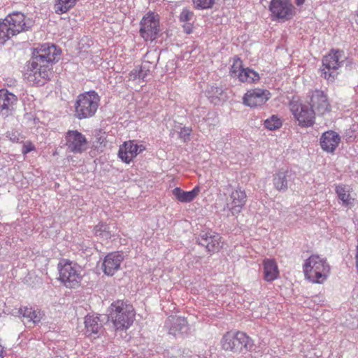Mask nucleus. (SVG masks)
<instances>
[{
  "label": "nucleus",
  "mask_w": 358,
  "mask_h": 358,
  "mask_svg": "<svg viewBox=\"0 0 358 358\" xmlns=\"http://www.w3.org/2000/svg\"><path fill=\"white\" fill-rule=\"evenodd\" d=\"M140 71L139 68H136L133 69L129 73V80H135L136 79H141L140 76Z\"/></svg>",
  "instance_id": "obj_40"
},
{
  "label": "nucleus",
  "mask_w": 358,
  "mask_h": 358,
  "mask_svg": "<svg viewBox=\"0 0 358 358\" xmlns=\"http://www.w3.org/2000/svg\"><path fill=\"white\" fill-rule=\"evenodd\" d=\"M282 125V120L277 115H273L264 122V127L270 131L279 129Z\"/></svg>",
  "instance_id": "obj_29"
},
{
  "label": "nucleus",
  "mask_w": 358,
  "mask_h": 358,
  "mask_svg": "<svg viewBox=\"0 0 358 358\" xmlns=\"http://www.w3.org/2000/svg\"><path fill=\"white\" fill-rule=\"evenodd\" d=\"M123 259L122 254L119 252L108 254L102 264L103 271L107 275H113L120 269Z\"/></svg>",
  "instance_id": "obj_19"
},
{
  "label": "nucleus",
  "mask_w": 358,
  "mask_h": 358,
  "mask_svg": "<svg viewBox=\"0 0 358 358\" xmlns=\"http://www.w3.org/2000/svg\"><path fill=\"white\" fill-rule=\"evenodd\" d=\"M223 350L234 353H246L252 350L254 342L250 337L242 331L226 333L222 340Z\"/></svg>",
  "instance_id": "obj_5"
},
{
  "label": "nucleus",
  "mask_w": 358,
  "mask_h": 358,
  "mask_svg": "<svg viewBox=\"0 0 358 358\" xmlns=\"http://www.w3.org/2000/svg\"><path fill=\"white\" fill-rule=\"evenodd\" d=\"M145 149L143 145L134 143V141L124 142L118 151V156L121 160L129 164L139 153Z\"/></svg>",
  "instance_id": "obj_17"
},
{
  "label": "nucleus",
  "mask_w": 358,
  "mask_h": 358,
  "mask_svg": "<svg viewBox=\"0 0 358 358\" xmlns=\"http://www.w3.org/2000/svg\"><path fill=\"white\" fill-rule=\"evenodd\" d=\"M59 280L67 288H76L83 280L82 268L78 264L65 261L58 264Z\"/></svg>",
  "instance_id": "obj_6"
},
{
  "label": "nucleus",
  "mask_w": 358,
  "mask_h": 358,
  "mask_svg": "<svg viewBox=\"0 0 358 358\" xmlns=\"http://www.w3.org/2000/svg\"><path fill=\"white\" fill-rule=\"evenodd\" d=\"M17 96L7 90H0V115L6 117L12 114Z\"/></svg>",
  "instance_id": "obj_20"
},
{
  "label": "nucleus",
  "mask_w": 358,
  "mask_h": 358,
  "mask_svg": "<svg viewBox=\"0 0 358 358\" xmlns=\"http://www.w3.org/2000/svg\"><path fill=\"white\" fill-rule=\"evenodd\" d=\"M94 234L96 236L108 239L110 238V234L109 231V227L106 224L99 222L94 227Z\"/></svg>",
  "instance_id": "obj_30"
},
{
  "label": "nucleus",
  "mask_w": 358,
  "mask_h": 358,
  "mask_svg": "<svg viewBox=\"0 0 358 358\" xmlns=\"http://www.w3.org/2000/svg\"><path fill=\"white\" fill-rule=\"evenodd\" d=\"M351 188L350 186L345 185H338L336 186V192L339 199L343 201V203L348 206L351 203L350 192Z\"/></svg>",
  "instance_id": "obj_28"
},
{
  "label": "nucleus",
  "mask_w": 358,
  "mask_h": 358,
  "mask_svg": "<svg viewBox=\"0 0 358 358\" xmlns=\"http://www.w3.org/2000/svg\"><path fill=\"white\" fill-rule=\"evenodd\" d=\"M199 192L200 187L199 186H196L191 191H184L180 187H176L173 189V194L178 201L189 203L194 199Z\"/></svg>",
  "instance_id": "obj_23"
},
{
  "label": "nucleus",
  "mask_w": 358,
  "mask_h": 358,
  "mask_svg": "<svg viewBox=\"0 0 358 358\" xmlns=\"http://www.w3.org/2000/svg\"><path fill=\"white\" fill-rule=\"evenodd\" d=\"M184 31L186 34H191L193 30V25L191 22H184L183 24Z\"/></svg>",
  "instance_id": "obj_41"
},
{
  "label": "nucleus",
  "mask_w": 358,
  "mask_h": 358,
  "mask_svg": "<svg viewBox=\"0 0 358 358\" xmlns=\"http://www.w3.org/2000/svg\"><path fill=\"white\" fill-rule=\"evenodd\" d=\"M244 68L242 66V61L240 59H235L230 69V75L233 78H238V75Z\"/></svg>",
  "instance_id": "obj_31"
},
{
  "label": "nucleus",
  "mask_w": 358,
  "mask_h": 358,
  "mask_svg": "<svg viewBox=\"0 0 358 358\" xmlns=\"http://www.w3.org/2000/svg\"><path fill=\"white\" fill-rule=\"evenodd\" d=\"M274 186L279 191H285L287 189V180H275Z\"/></svg>",
  "instance_id": "obj_38"
},
{
  "label": "nucleus",
  "mask_w": 358,
  "mask_h": 358,
  "mask_svg": "<svg viewBox=\"0 0 358 358\" xmlns=\"http://www.w3.org/2000/svg\"><path fill=\"white\" fill-rule=\"evenodd\" d=\"M85 327L86 334L91 335L92 334L98 333L101 324L99 322V317L94 315H87L85 317Z\"/></svg>",
  "instance_id": "obj_25"
},
{
  "label": "nucleus",
  "mask_w": 358,
  "mask_h": 358,
  "mask_svg": "<svg viewBox=\"0 0 358 358\" xmlns=\"http://www.w3.org/2000/svg\"><path fill=\"white\" fill-rule=\"evenodd\" d=\"M192 133V128L189 127H184L180 129L179 132V137L183 142H187L190 140V135Z\"/></svg>",
  "instance_id": "obj_35"
},
{
  "label": "nucleus",
  "mask_w": 358,
  "mask_h": 358,
  "mask_svg": "<svg viewBox=\"0 0 358 358\" xmlns=\"http://www.w3.org/2000/svg\"><path fill=\"white\" fill-rule=\"evenodd\" d=\"M66 145L73 153H81L87 148V141L85 136L77 130H69L65 136Z\"/></svg>",
  "instance_id": "obj_12"
},
{
  "label": "nucleus",
  "mask_w": 358,
  "mask_h": 358,
  "mask_svg": "<svg viewBox=\"0 0 358 358\" xmlns=\"http://www.w3.org/2000/svg\"><path fill=\"white\" fill-rule=\"evenodd\" d=\"M305 2V0H296L295 1V3L296 4V6H300L301 5H303Z\"/></svg>",
  "instance_id": "obj_43"
},
{
  "label": "nucleus",
  "mask_w": 358,
  "mask_h": 358,
  "mask_svg": "<svg viewBox=\"0 0 358 358\" xmlns=\"http://www.w3.org/2000/svg\"><path fill=\"white\" fill-rule=\"evenodd\" d=\"M166 325L169 333L175 338H185L189 333V327L185 317L171 316L168 318Z\"/></svg>",
  "instance_id": "obj_14"
},
{
  "label": "nucleus",
  "mask_w": 358,
  "mask_h": 358,
  "mask_svg": "<svg viewBox=\"0 0 358 358\" xmlns=\"http://www.w3.org/2000/svg\"><path fill=\"white\" fill-rule=\"evenodd\" d=\"M6 136L13 143H18L20 140V134L17 131H8Z\"/></svg>",
  "instance_id": "obj_39"
},
{
  "label": "nucleus",
  "mask_w": 358,
  "mask_h": 358,
  "mask_svg": "<svg viewBox=\"0 0 358 358\" xmlns=\"http://www.w3.org/2000/svg\"><path fill=\"white\" fill-rule=\"evenodd\" d=\"M3 22L11 36L17 35L22 31L29 30L33 25V22L20 12H14L9 14Z\"/></svg>",
  "instance_id": "obj_10"
},
{
  "label": "nucleus",
  "mask_w": 358,
  "mask_h": 358,
  "mask_svg": "<svg viewBox=\"0 0 358 358\" xmlns=\"http://www.w3.org/2000/svg\"><path fill=\"white\" fill-rule=\"evenodd\" d=\"M270 92L264 89H251L245 94L243 103L251 108L264 105L270 99Z\"/></svg>",
  "instance_id": "obj_15"
},
{
  "label": "nucleus",
  "mask_w": 358,
  "mask_h": 358,
  "mask_svg": "<svg viewBox=\"0 0 358 358\" xmlns=\"http://www.w3.org/2000/svg\"><path fill=\"white\" fill-rule=\"evenodd\" d=\"M11 37L6 24L3 21L0 22V43H3Z\"/></svg>",
  "instance_id": "obj_33"
},
{
  "label": "nucleus",
  "mask_w": 358,
  "mask_h": 358,
  "mask_svg": "<svg viewBox=\"0 0 358 358\" xmlns=\"http://www.w3.org/2000/svg\"><path fill=\"white\" fill-rule=\"evenodd\" d=\"M238 80L242 83H252L259 81V76L250 68H244L238 75Z\"/></svg>",
  "instance_id": "obj_26"
},
{
  "label": "nucleus",
  "mask_w": 358,
  "mask_h": 358,
  "mask_svg": "<svg viewBox=\"0 0 358 358\" xmlns=\"http://www.w3.org/2000/svg\"><path fill=\"white\" fill-rule=\"evenodd\" d=\"M306 278L313 283L324 282L330 272V266L327 260L317 255L308 258L303 265Z\"/></svg>",
  "instance_id": "obj_3"
},
{
  "label": "nucleus",
  "mask_w": 358,
  "mask_h": 358,
  "mask_svg": "<svg viewBox=\"0 0 358 358\" xmlns=\"http://www.w3.org/2000/svg\"><path fill=\"white\" fill-rule=\"evenodd\" d=\"M310 108L318 115H323L330 110V105L324 92L315 90L310 96Z\"/></svg>",
  "instance_id": "obj_18"
},
{
  "label": "nucleus",
  "mask_w": 358,
  "mask_h": 358,
  "mask_svg": "<svg viewBox=\"0 0 358 358\" xmlns=\"http://www.w3.org/2000/svg\"><path fill=\"white\" fill-rule=\"evenodd\" d=\"M215 90H216V92H218L219 91H220V89H219L218 87H215Z\"/></svg>",
  "instance_id": "obj_46"
},
{
  "label": "nucleus",
  "mask_w": 358,
  "mask_h": 358,
  "mask_svg": "<svg viewBox=\"0 0 358 358\" xmlns=\"http://www.w3.org/2000/svg\"><path fill=\"white\" fill-rule=\"evenodd\" d=\"M290 177H291V175L289 174V171L287 170H286L283 172H280L278 179H279V180L287 179V178H290Z\"/></svg>",
  "instance_id": "obj_42"
},
{
  "label": "nucleus",
  "mask_w": 358,
  "mask_h": 358,
  "mask_svg": "<svg viewBox=\"0 0 358 358\" xmlns=\"http://www.w3.org/2000/svg\"><path fill=\"white\" fill-rule=\"evenodd\" d=\"M341 141L340 136L334 131H327L320 137V145L324 151L333 153Z\"/></svg>",
  "instance_id": "obj_21"
},
{
  "label": "nucleus",
  "mask_w": 358,
  "mask_h": 358,
  "mask_svg": "<svg viewBox=\"0 0 358 358\" xmlns=\"http://www.w3.org/2000/svg\"><path fill=\"white\" fill-rule=\"evenodd\" d=\"M194 15L192 11L187 8H183L180 15V20L182 22H189L192 20Z\"/></svg>",
  "instance_id": "obj_34"
},
{
  "label": "nucleus",
  "mask_w": 358,
  "mask_h": 358,
  "mask_svg": "<svg viewBox=\"0 0 358 358\" xmlns=\"http://www.w3.org/2000/svg\"><path fill=\"white\" fill-rule=\"evenodd\" d=\"M18 313L27 322L37 324L41 322L43 314L38 309H33L31 307L23 306L19 309Z\"/></svg>",
  "instance_id": "obj_22"
},
{
  "label": "nucleus",
  "mask_w": 358,
  "mask_h": 358,
  "mask_svg": "<svg viewBox=\"0 0 358 358\" xmlns=\"http://www.w3.org/2000/svg\"><path fill=\"white\" fill-rule=\"evenodd\" d=\"M264 278L268 282L274 280L278 278V269L275 262L273 259H265L263 262Z\"/></svg>",
  "instance_id": "obj_24"
},
{
  "label": "nucleus",
  "mask_w": 358,
  "mask_h": 358,
  "mask_svg": "<svg viewBox=\"0 0 358 358\" xmlns=\"http://www.w3.org/2000/svg\"><path fill=\"white\" fill-rule=\"evenodd\" d=\"M194 6L197 9H208L211 8L215 0H192Z\"/></svg>",
  "instance_id": "obj_32"
},
{
  "label": "nucleus",
  "mask_w": 358,
  "mask_h": 358,
  "mask_svg": "<svg viewBox=\"0 0 358 358\" xmlns=\"http://www.w3.org/2000/svg\"><path fill=\"white\" fill-rule=\"evenodd\" d=\"M355 16H356L355 22H357V24H358V8H357V10L355 12Z\"/></svg>",
  "instance_id": "obj_45"
},
{
  "label": "nucleus",
  "mask_w": 358,
  "mask_h": 358,
  "mask_svg": "<svg viewBox=\"0 0 358 358\" xmlns=\"http://www.w3.org/2000/svg\"><path fill=\"white\" fill-rule=\"evenodd\" d=\"M108 318L116 330H124L131 327L135 319L133 306L127 301L117 300L109 308Z\"/></svg>",
  "instance_id": "obj_2"
},
{
  "label": "nucleus",
  "mask_w": 358,
  "mask_h": 358,
  "mask_svg": "<svg viewBox=\"0 0 358 358\" xmlns=\"http://www.w3.org/2000/svg\"><path fill=\"white\" fill-rule=\"evenodd\" d=\"M141 79L143 81H146L147 76L150 74V66L148 64H143L139 68Z\"/></svg>",
  "instance_id": "obj_36"
},
{
  "label": "nucleus",
  "mask_w": 358,
  "mask_h": 358,
  "mask_svg": "<svg viewBox=\"0 0 358 358\" xmlns=\"http://www.w3.org/2000/svg\"><path fill=\"white\" fill-rule=\"evenodd\" d=\"M343 62V52L331 50L322 59V76L329 81H333L338 75L337 70Z\"/></svg>",
  "instance_id": "obj_8"
},
{
  "label": "nucleus",
  "mask_w": 358,
  "mask_h": 358,
  "mask_svg": "<svg viewBox=\"0 0 358 358\" xmlns=\"http://www.w3.org/2000/svg\"><path fill=\"white\" fill-rule=\"evenodd\" d=\"M78 0H55V11L57 14H63L74 7Z\"/></svg>",
  "instance_id": "obj_27"
},
{
  "label": "nucleus",
  "mask_w": 358,
  "mask_h": 358,
  "mask_svg": "<svg viewBox=\"0 0 358 358\" xmlns=\"http://www.w3.org/2000/svg\"><path fill=\"white\" fill-rule=\"evenodd\" d=\"M159 16L152 11L148 12L140 22V35L145 41H152L157 38L160 30Z\"/></svg>",
  "instance_id": "obj_7"
},
{
  "label": "nucleus",
  "mask_w": 358,
  "mask_h": 358,
  "mask_svg": "<svg viewBox=\"0 0 358 358\" xmlns=\"http://www.w3.org/2000/svg\"><path fill=\"white\" fill-rule=\"evenodd\" d=\"M290 110L299 126L309 127L314 124L315 112L308 106L292 101L290 102Z\"/></svg>",
  "instance_id": "obj_11"
},
{
  "label": "nucleus",
  "mask_w": 358,
  "mask_h": 358,
  "mask_svg": "<svg viewBox=\"0 0 358 358\" xmlns=\"http://www.w3.org/2000/svg\"><path fill=\"white\" fill-rule=\"evenodd\" d=\"M59 53V50L55 45L45 43L36 48L24 74L27 82L30 85H44L49 79V65L55 60Z\"/></svg>",
  "instance_id": "obj_1"
},
{
  "label": "nucleus",
  "mask_w": 358,
  "mask_h": 358,
  "mask_svg": "<svg viewBox=\"0 0 358 358\" xmlns=\"http://www.w3.org/2000/svg\"><path fill=\"white\" fill-rule=\"evenodd\" d=\"M269 10L272 20L285 22L296 15V8L290 0H271Z\"/></svg>",
  "instance_id": "obj_9"
},
{
  "label": "nucleus",
  "mask_w": 358,
  "mask_h": 358,
  "mask_svg": "<svg viewBox=\"0 0 358 358\" xmlns=\"http://www.w3.org/2000/svg\"><path fill=\"white\" fill-rule=\"evenodd\" d=\"M197 242L199 245L205 247L208 252L213 253L218 252L223 245L222 237L212 231L201 234Z\"/></svg>",
  "instance_id": "obj_16"
},
{
  "label": "nucleus",
  "mask_w": 358,
  "mask_h": 358,
  "mask_svg": "<svg viewBox=\"0 0 358 358\" xmlns=\"http://www.w3.org/2000/svg\"><path fill=\"white\" fill-rule=\"evenodd\" d=\"M99 101L100 97L95 91L79 94L74 103V116L78 120L94 116L99 106Z\"/></svg>",
  "instance_id": "obj_4"
},
{
  "label": "nucleus",
  "mask_w": 358,
  "mask_h": 358,
  "mask_svg": "<svg viewBox=\"0 0 358 358\" xmlns=\"http://www.w3.org/2000/svg\"><path fill=\"white\" fill-rule=\"evenodd\" d=\"M3 347L0 344V358H3Z\"/></svg>",
  "instance_id": "obj_44"
},
{
  "label": "nucleus",
  "mask_w": 358,
  "mask_h": 358,
  "mask_svg": "<svg viewBox=\"0 0 358 358\" xmlns=\"http://www.w3.org/2000/svg\"><path fill=\"white\" fill-rule=\"evenodd\" d=\"M36 148L34 145L31 141H27L23 144L22 153L25 155L31 151L34 150Z\"/></svg>",
  "instance_id": "obj_37"
},
{
  "label": "nucleus",
  "mask_w": 358,
  "mask_h": 358,
  "mask_svg": "<svg viewBox=\"0 0 358 358\" xmlns=\"http://www.w3.org/2000/svg\"><path fill=\"white\" fill-rule=\"evenodd\" d=\"M246 201L247 195L245 190L240 187H237L231 192L226 208L233 216H236L242 211Z\"/></svg>",
  "instance_id": "obj_13"
}]
</instances>
